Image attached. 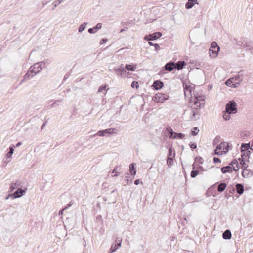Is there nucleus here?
<instances>
[{"label": "nucleus", "instance_id": "nucleus-24", "mask_svg": "<svg viewBox=\"0 0 253 253\" xmlns=\"http://www.w3.org/2000/svg\"><path fill=\"white\" fill-rule=\"evenodd\" d=\"M251 146H250V143H242L241 146V152H243L244 151H249V149H251Z\"/></svg>", "mask_w": 253, "mask_h": 253}, {"label": "nucleus", "instance_id": "nucleus-10", "mask_svg": "<svg viewBox=\"0 0 253 253\" xmlns=\"http://www.w3.org/2000/svg\"><path fill=\"white\" fill-rule=\"evenodd\" d=\"M27 189L25 190L22 189L21 188H18L17 190L14 192L13 194V199H15L17 198H19L22 196L26 192V190Z\"/></svg>", "mask_w": 253, "mask_h": 253}, {"label": "nucleus", "instance_id": "nucleus-1", "mask_svg": "<svg viewBox=\"0 0 253 253\" xmlns=\"http://www.w3.org/2000/svg\"><path fill=\"white\" fill-rule=\"evenodd\" d=\"M184 113L189 114L188 121L196 120H197L196 116H199L200 115L199 111L197 110L195 106H193V105H191L188 110H185Z\"/></svg>", "mask_w": 253, "mask_h": 253}, {"label": "nucleus", "instance_id": "nucleus-48", "mask_svg": "<svg viewBox=\"0 0 253 253\" xmlns=\"http://www.w3.org/2000/svg\"><path fill=\"white\" fill-rule=\"evenodd\" d=\"M241 82H239V81H237L236 82H234V84H233V85H232L231 87H233V88L237 87L240 84Z\"/></svg>", "mask_w": 253, "mask_h": 253}, {"label": "nucleus", "instance_id": "nucleus-39", "mask_svg": "<svg viewBox=\"0 0 253 253\" xmlns=\"http://www.w3.org/2000/svg\"><path fill=\"white\" fill-rule=\"evenodd\" d=\"M199 173V171L198 170H193L191 172V176L192 178H195Z\"/></svg>", "mask_w": 253, "mask_h": 253}, {"label": "nucleus", "instance_id": "nucleus-15", "mask_svg": "<svg viewBox=\"0 0 253 253\" xmlns=\"http://www.w3.org/2000/svg\"><path fill=\"white\" fill-rule=\"evenodd\" d=\"M175 63L172 61L167 63L165 65V69L166 70L170 72L175 69Z\"/></svg>", "mask_w": 253, "mask_h": 253}, {"label": "nucleus", "instance_id": "nucleus-45", "mask_svg": "<svg viewBox=\"0 0 253 253\" xmlns=\"http://www.w3.org/2000/svg\"><path fill=\"white\" fill-rule=\"evenodd\" d=\"M64 0H57V1H54L53 2V7L52 8V10L54 9V8L55 7H57V6L58 5H59L60 3H61L62 1H63Z\"/></svg>", "mask_w": 253, "mask_h": 253}, {"label": "nucleus", "instance_id": "nucleus-26", "mask_svg": "<svg viewBox=\"0 0 253 253\" xmlns=\"http://www.w3.org/2000/svg\"><path fill=\"white\" fill-rule=\"evenodd\" d=\"M125 69L128 71H134L136 69V65L126 64L125 66Z\"/></svg>", "mask_w": 253, "mask_h": 253}, {"label": "nucleus", "instance_id": "nucleus-41", "mask_svg": "<svg viewBox=\"0 0 253 253\" xmlns=\"http://www.w3.org/2000/svg\"><path fill=\"white\" fill-rule=\"evenodd\" d=\"M195 161L196 162H198L199 164H203L204 163V159H203L202 157H201L200 156H197L195 158Z\"/></svg>", "mask_w": 253, "mask_h": 253}, {"label": "nucleus", "instance_id": "nucleus-4", "mask_svg": "<svg viewBox=\"0 0 253 253\" xmlns=\"http://www.w3.org/2000/svg\"><path fill=\"white\" fill-rule=\"evenodd\" d=\"M225 110L229 113L235 114L237 112V104L234 101H231L226 104Z\"/></svg>", "mask_w": 253, "mask_h": 253}, {"label": "nucleus", "instance_id": "nucleus-63", "mask_svg": "<svg viewBox=\"0 0 253 253\" xmlns=\"http://www.w3.org/2000/svg\"><path fill=\"white\" fill-rule=\"evenodd\" d=\"M140 183V180L139 179H136L135 181H134V184L136 185H138L139 183Z\"/></svg>", "mask_w": 253, "mask_h": 253}, {"label": "nucleus", "instance_id": "nucleus-42", "mask_svg": "<svg viewBox=\"0 0 253 253\" xmlns=\"http://www.w3.org/2000/svg\"><path fill=\"white\" fill-rule=\"evenodd\" d=\"M184 93L186 95V92L187 91H189L191 94V95L192 96V88L190 87L189 86H188V85H185L184 87Z\"/></svg>", "mask_w": 253, "mask_h": 253}, {"label": "nucleus", "instance_id": "nucleus-18", "mask_svg": "<svg viewBox=\"0 0 253 253\" xmlns=\"http://www.w3.org/2000/svg\"><path fill=\"white\" fill-rule=\"evenodd\" d=\"M186 65V63L184 61H179L175 63V68L178 70H181Z\"/></svg>", "mask_w": 253, "mask_h": 253}, {"label": "nucleus", "instance_id": "nucleus-21", "mask_svg": "<svg viewBox=\"0 0 253 253\" xmlns=\"http://www.w3.org/2000/svg\"><path fill=\"white\" fill-rule=\"evenodd\" d=\"M232 167L231 166H227L223 167L221 168V171L222 173L225 174L228 172H231L233 171Z\"/></svg>", "mask_w": 253, "mask_h": 253}, {"label": "nucleus", "instance_id": "nucleus-9", "mask_svg": "<svg viewBox=\"0 0 253 253\" xmlns=\"http://www.w3.org/2000/svg\"><path fill=\"white\" fill-rule=\"evenodd\" d=\"M164 86V83L160 80H156L154 82L152 87L155 90H159Z\"/></svg>", "mask_w": 253, "mask_h": 253}, {"label": "nucleus", "instance_id": "nucleus-55", "mask_svg": "<svg viewBox=\"0 0 253 253\" xmlns=\"http://www.w3.org/2000/svg\"><path fill=\"white\" fill-rule=\"evenodd\" d=\"M113 70H114V71L116 73H117V74L118 75H119V73H120V67L118 68H114V69H113Z\"/></svg>", "mask_w": 253, "mask_h": 253}, {"label": "nucleus", "instance_id": "nucleus-5", "mask_svg": "<svg viewBox=\"0 0 253 253\" xmlns=\"http://www.w3.org/2000/svg\"><path fill=\"white\" fill-rule=\"evenodd\" d=\"M168 152L167 164L169 166H171L173 164V159L175 158V151L173 150L172 147L169 148Z\"/></svg>", "mask_w": 253, "mask_h": 253}, {"label": "nucleus", "instance_id": "nucleus-52", "mask_svg": "<svg viewBox=\"0 0 253 253\" xmlns=\"http://www.w3.org/2000/svg\"><path fill=\"white\" fill-rule=\"evenodd\" d=\"M220 139V137L219 136H217L214 140L213 144L218 143Z\"/></svg>", "mask_w": 253, "mask_h": 253}, {"label": "nucleus", "instance_id": "nucleus-54", "mask_svg": "<svg viewBox=\"0 0 253 253\" xmlns=\"http://www.w3.org/2000/svg\"><path fill=\"white\" fill-rule=\"evenodd\" d=\"M167 131L169 133V135L171 134V132H173L171 128L169 126L167 128Z\"/></svg>", "mask_w": 253, "mask_h": 253}, {"label": "nucleus", "instance_id": "nucleus-61", "mask_svg": "<svg viewBox=\"0 0 253 253\" xmlns=\"http://www.w3.org/2000/svg\"><path fill=\"white\" fill-rule=\"evenodd\" d=\"M69 76H70V74H69V73H67V74L65 75V76H64V79H63V80H64V81H65L67 79H68V77H69Z\"/></svg>", "mask_w": 253, "mask_h": 253}, {"label": "nucleus", "instance_id": "nucleus-27", "mask_svg": "<svg viewBox=\"0 0 253 253\" xmlns=\"http://www.w3.org/2000/svg\"><path fill=\"white\" fill-rule=\"evenodd\" d=\"M238 160L240 161V163L241 166V169H244L248 167V166L246 164L244 158L241 157L238 159Z\"/></svg>", "mask_w": 253, "mask_h": 253}, {"label": "nucleus", "instance_id": "nucleus-25", "mask_svg": "<svg viewBox=\"0 0 253 253\" xmlns=\"http://www.w3.org/2000/svg\"><path fill=\"white\" fill-rule=\"evenodd\" d=\"M227 185L224 182H221L218 184L217 190L219 192H223L226 188Z\"/></svg>", "mask_w": 253, "mask_h": 253}, {"label": "nucleus", "instance_id": "nucleus-20", "mask_svg": "<svg viewBox=\"0 0 253 253\" xmlns=\"http://www.w3.org/2000/svg\"><path fill=\"white\" fill-rule=\"evenodd\" d=\"M236 189L237 192L240 194L241 195L243 193L244 191V185L243 184L241 183H237L236 185Z\"/></svg>", "mask_w": 253, "mask_h": 253}, {"label": "nucleus", "instance_id": "nucleus-13", "mask_svg": "<svg viewBox=\"0 0 253 253\" xmlns=\"http://www.w3.org/2000/svg\"><path fill=\"white\" fill-rule=\"evenodd\" d=\"M185 137V135L182 133H177L175 132H171V134L169 135V137L172 139H182Z\"/></svg>", "mask_w": 253, "mask_h": 253}, {"label": "nucleus", "instance_id": "nucleus-16", "mask_svg": "<svg viewBox=\"0 0 253 253\" xmlns=\"http://www.w3.org/2000/svg\"><path fill=\"white\" fill-rule=\"evenodd\" d=\"M102 27V24L100 23H97L94 27L90 28L88 30L90 34H94L96 33L98 30L101 29Z\"/></svg>", "mask_w": 253, "mask_h": 253}, {"label": "nucleus", "instance_id": "nucleus-49", "mask_svg": "<svg viewBox=\"0 0 253 253\" xmlns=\"http://www.w3.org/2000/svg\"><path fill=\"white\" fill-rule=\"evenodd\" d=\"M190 147L192 149V150L195 149L197 148V144L195 143L191 142L189 144Z\"/></svg>", "mask_w": 253, "mask_h": 253}, {"label": "nucleus", "instance_id": "nucleus-31", "mask_svg": "<svg viewBox=\"0 0 253 253\" xmlns=\"http://www.w3.org/2000/svg\"><path fill=\"white\" fill-rule=\"evenodd\" d=\"M191 102H193V106H195L197 108L198 110L201 108L202 104H204V102H198V101H196L195 100H191Z\"/></svg>", "mask_w": 253, "mask_h": 253}, {"label": "nucleus", "instance_id": "nucleus-6", "mask_svg": "<svg viewBox=\"0 0 253 253\" xmlns=\"http://www.w3.org/2000/svg\"><path fill=\"white\" fill-rule=\"evenodd\" d=\"M162 36V34L160 32H154L151 34H149L148 35H146L144 37V39L146 41H154L159 38H160Z\"/></svg>", "mask_w": 253, "mask_h": 253}, {"label": "nucleus", "instance_id": "nucleus-43", "mask_svg": "<svg viewBox=\"0 0 253 253\" xmlns=\"http://www.w3.org/2000/svg\"><path fill=\"white\" fill-rule=\"evenodd\" d=\"M131 86L133 88L137 89L139 87L138 82L136 81H133L131 83Z\"/></svg>", "mask_w": 253, "mask_h": 253}, {"label": "nucleus", "instance_id": "nucleus-29", "mask_svg": "<svg viewBox=\"0 0 253 253\" xmlns=\"http://www.w3.org/2000/svg\"><path fill=\"white\" fill-rule=\"evenodd\" d=\"M235 80V77L234 78H231L230 79H228L227 80L225 83V84L229 87H231L232 85H233V84H234Z\"/></svg>", "mask_w": 253, "mask_h": 253}, {"label": "nucleus", "instance_id": "nucleus-56", "mask_svg": "<svg viewBox=\"0 0 253 253\" xmlns=\"http://www.w3.org/2000/svg\"><path fill=\"white\" fill-rule=\"evenodd\" d=\"M9 197H11L13 199V194L12 193V194H8L5 198V199L6 200H7L9 198Z\"/></svg>", "mask_w": 253, "mask_h": 253}, {"label": "nucleus", "instance_id": "nucleus-46", "mask_svg": "<svg viewBox=\"0 0 253 253\" xmlns=\"http://www.w3.org/2000/svg\"><path fill=\"white\" fill-rule=\"evenodd\" d=\"M61 100H57L50 105V107L53 108L56 105L58 106L59 105V103H61Z\"/></svg>", "mask_w": 253, "mask_h": 253}, {"label": "nucleus", "instance_id": "nucleus-34", "mask_svg": "<svg viewBox=\"0 0 253 253\" xmlns=\"http://www.w3.org/2000/svg\"><path fill=\"white\" fill-rule=\"evenodd\" d=\"M231 113H229V112L226 110L224 111L223 112V118L226 121L229 120L230 118V114Z\"/></svg>", "mask_w": 253, "mask_h": 253}, {"label": "nucleus", "instance_id": "nucleus-14", "mask_svg": "<svg viewBox=\"0 0 253 253\" xmlns=\"http://www.w3.org/2000/svg\"><path fill=\"white\" fill-rule=\"evenodd\" d=\"M229 147V143L227 142H222L218 145L216 147V150H221V149H225L226 151H229L228 147Z\"/></svg>", "mask_w": 253, "mask_h": 253}, {"label": "nucleus", "instance_id": "nucleus-11", "mask_svg": "<svg viewBox=\"0 0 253 253\" xmlns=\"http://www.w3.org/2000/svg\"><path fill=\"white\" fill-rule=\"evenodd\" d=\"M22 186V182L17 180L14 183H12L9 188V191L12 192L16 188H19V187Z\"/></svg>", "mask_w": 253, "mask_h": 253}, {"label": "nucleus", "instance_id": "nucleus-2", "mask_svg": "<svg viewBox=\"0 0 253 253\" xmlns=\"http://www.w3.org/2000/svg\"><path fill=\"white\" fill-rule=\"evenodd\" d=\"M220 47L215 42H211V47L209 49V53L211 57L215 58L217 56Z\"/></svg>", "mask_w": 253, "mask_h": 253}, {"label": "nucleus", "instance_id": "nucleus-36", "mask_svg": "<svg viewBox=\"0 0 253 253\" xmlns=\"http://www.w3.org/2000/svg\"><path fill=\"white\" fill-rule=\"evenodd\" d=\"M241 158L248 157L249 158V157L251 154L250 151H244L243 152H241Z\"/></svg>", "mask_w": 253, "mask_h": 253}, {"label": "nucleus", "instance_id": "nucleus-23", "mask_svg": "<svg viewBox=\"0 0 253 253\" xmlns=\"http://www.w3.org/2000/svg\"><path fill=\"white\" fill-rule=\"evenodd\" d=\"M129 172L131 175H135L136 173L135 164L133 163L129 165Z\"/></svg>", "mask_w": 253, "mask_h": 253}, {"label": "nucleus", "instance_id": "nucleus-64", "mask_svg": "<svg viewBox=\"0 0 253 253\" xmlns=\"http://www.w3.org/2000/svg\"><path fill=\"white\" fill-rule=\"evenodd\" d=\"M198 169L202 171H204V168L202 166H199Z\"/></svg>", "mask_w": 253, "mask_h": 253}, {"label": "nucleus", "instance_id": "nucleus-35", "mask_svg": "<svg viewBox=\"0 0 253 253\" xmlns=\"http://www.w3.org/2000/svg\"><path fill=\"white\" fill-rule=\"evenodd\" d=\"M250 170L249 169H247V168L243 169V171H242V176L243 177L246 178L249 176L250 174Z\"/></svg>", "mask_w": 253, "mask_h": 253}, {"label": "nucleus", "instance_id": "nucleus-32", "mask_svg": "<svg viewBox=\"0 0 253 253\" xmlns=\"http://www.w3.org/2000/svg\"><path fill=\"white\" fill-rule=\"evenodd\" d=\"M123 64L120 67V70L119 76L121 77H126V76L127 72L126 71V69L124 68H122Z\"/></svg>", "mask_w": 253, "mask_h": 253}, {"label": "nucleus", "instance_id": "nucleus-12", "mask_svg": "<svg viewBox=\"0 0 253 253\" xmlns=\"http://www.w3.org/2000/svg\"><path fill=\"white\" fill-rule=\"evenodd\" d=\"M246 74L245 70H240L238 74L235 76V81L242 82L244 80V76Z\"/></svg>", "mask_w": 253, "mask_h": 253}, {"label": "nucleus", "instance_id": "nucleus-58", "mask_svg": "<svg viewBox=\"0 0 253 253\" xmlns=\"http://www.w3.org/2000/svg\"><path fill=\"white\" fill-rule=\"evenodd\" d=\"M218 150H216V149L215 150V154L217 155H220L222 154V152L221 151H218Z\"/></svg>", "mask_w": 253, "mask_h": 253}, {"label": "nucleus", "instance_id": "nucleus-47", "mask_svg": "<svg viewBox=\"0 0 253 253\" xmlns=\"http://www.w3.org/2000/svg\"><path fill=\"white\" fill-rule=\"evenodd\" d=\"M235 188L232 185H230L228 187H227V191H229L231 193H233L235 191Z\"/></svg>", "mask_w": 253, "mask_h": 253}, {"label": "nucleus", "instance_id": "nucleus-7", "mask_svg": "<svg viewBox=\"0 0 253 253\" xmlns=\"http://www.w3.org/2000/svg\"><path fill=\"white\" fill-rule=\"evenodd\" d=\"M115 130L116 129L115 128H108L104 130H99L98 131L97 134L100 136H109L111 134L115 133Z\"/></svg>", "mask_w": 253, "mask_h": 253}, {"label": "nucleus", "instance_id": "nucleus-38", "mask_svg": "<svg viewBox=\"0 0 253 253\" xmlns=\"http://www.w3.org/2000/svg\"><path fill=\"white\" fill-rule=\"evenodd\" d=\"M87 22H84V23H83L82 24H81L79 27V29H78V31L79 32H83L85 28V26L86 25H87Z\"/></svg>", "mask_w": 253, "mask_h": 253}, {"label": "nucleus", "instance_id": "nucleus-3", "mask_svg": "<svg viewBox=\"0 0 253 253\" xmlns=\"http://www.w3.org/2000/svg\"><path fill=\"white\" fill-rule=\"evenodd\" d=\"M169 98V95L167 93H158L154 96L153 100L155 102L163 103L168 100Z\"/></svg>", "mask_w": 253, "mask_h": 253}, {"label": "nucleus", "instance_id": "nucleus-57", "mask_svg": "<svg viewBox=\"0 0 253 253\" xmlns=\"http://www.w3.org/2000/svg\"><path fill=\"white\" fill-rule=\"evenodd\" d=\"M37 63H39V64H40V67H42V68H43L45 66V63L43 61L38 62Z\"/></svg>", "mask_w": 253, "mask_h": 253}, {"label": "nucleus", "instance_id": "nucleus-30", "mask_svg": "<svg viewBox=\"0 0 253 253\" xmlns=\"http://www.w3.org/2000/svg\"><path fill=\"white\" fill-rule=\"evenodd\" d=\"M30 70L28 71L27 73L24 76L23 80L26 81L29 80L31 78L33 77L35 74H32Z\"/></svg>", "mask_w": 253, "mask_h": 253}, {"label": "nucleus", "instance_id": "nucleus-44", "mask_svg": "<svg viewBox=\"0 0 253 253\" xmlns=\"http://www.w3.org/2000/svg\"><path fill=\"white\" fill-rule=\"evenodd\" d=\"M148 43L150 45L154 46L156 50L158 51V50H160V47L158 44L153 43L151 42H149Z\"/></svg>", "mask_w": 253, "mask_h": 253}, {"label": "nucleus", "instance_id": "nucleus-28", "mask_svg": "<svg viewBox=\"0 0 253 253\" xmlns=\"http://www.w3.org/2000/svg\"><path fill=\"white\" fill-rule=\"evenodd\" d=\"M121 243L120 242H117L115 244V245H112L110 249V251L111 253L115 252L117 249H118L119 247L121 246Z\"/></svg>", "mask_w": 253, "mask_h": 253}, {"label": "nucleus", "instance_id": "nucleus-59", "mask_svg": "<svg viewBox=\"0 0 253 253\" xmlns=\"http://www.w3.org/2000/svg\"><path fill=\"white\" fill-rule=\"evenodd\" d=\"M51 0H49L48 1H43L42 2V4L43 6H44L46 4H47L49 2H50Z\"/></svg>", "mask_w": 253, "mask_h": 253}, {"label": "nucleus", "instance_id": "nucleus-17", "mask_svg": "<svg viewBox=\"0 0 253 253\" xmlns=\"http://www.w3.org/2000/svg\"><path fill=\"white\" fill-rule=\"evenodd\" d=\"M229 165L232 167V169L234 171H237L239 170L240 167L238 161L236 159L233 160Z\"/></svg>", "mask_w": 253, "mask_h": 253}, {"label": "nucleus", "instance_id": "nucleus-37", "mask_svg": "<svg viewBox=\"0 0 253 253\" xmlns=\"http://www.w3.org/2000/svg\"><path fill=\"white\" fill-rule=\"evenodd\" d=\"M194 100H196V101H198V102H204V96H195V95H194Z\"/></svg>", "mask_w": 253, "mask_h": 253}, {"label": "nucleus", "instance_id": "nucleus-22", "mask_svg": "<svg viewBox=\"0 0 253 253\" xmlns=\"http://www.w3.org/2000/svg\"><path fill=\"white\" fill-rule=\"evenodd\" d=\"M231 231L228 229L226 230L222 234V237L224 239H230L231 238Z\"/></svg>", "mask_w": 253, "mask_h": 253}, {"label": "nucleus", "instance_id": "nucleus-33", "mask_svg": "<svg viewBox=\"0 0 253 253\" xmlns=\"http://www.w3.org/2000/svg\"><path fill=\"white\" fill-rule=\"evenodd\" d=\"M14 147L15 146L14 145L10 146V147H9V150L6 155L7 158H9L11 157L14 151Z\"/></svg>", "mask_w": 253, "mask_h": 253}, {"label": "nucleus", "instance_id": "nucleus-53", "mask_svg": "<svg viewBox=\"0 0 253 253\" xmlns=\"http://www.w3.org/2000/svg\"><path fill=\"white\" fill-rule=\"evenodd\" d=\"M107 41V39L106 38H103L100 42V44H103Z\"/></svg>", "mask_w": 253, "mask_h": 253}, {"label": "nucleus", "instance_id": "nucleus-62", "mask_svg": "<svg viewBox=\"0 0 253 253\" xmlns=\"http://www.w3.org/2000/svg\"><path fill=\"white\" fill-rule=\"evenodd\" d=\"M118 168V166H116L115 167V168H114L112 173H115V172H117L116 171L117 170Z\"/></svg>", "mask_w": 253, "mask_h": 253}, {"label": "nucleus", "instance_id": "nucleus-8", "mask_svg": "<svg viewBox=\"0 0 253 253\" xmlns=\"http://www.w3.org/2000/svg\"><path fill=\"white\" fill-rule=\"evenodd\" d=\"M42 68V67H40V64H39V63H36L31 67V68H30V71L32 73L36 74L38 73H39Z\"/></svg>", "mask_w": 253, "mask_h": 253}, {"label": "nucleus", "instance_id": "nucleus-60", "mask_svg": "<svg viewBox=\"0 0 253 253\" xmlns=\"http://www.w3.org/2000/svg\"><path fill=\"white\" fill-rule=\"evenodd\" d=\"M64 210H65L64 209V208L60 210V211H59V216L62 215L63 211H64Z\"/></svg>", "mask_w": 253, "mask_h": 253}, {"label": "nucleus", "instance_id": "nucleus-51", "mask_svg": "<svg viewBox=\"0 0 253 253\" xmlns=\"http://www.w3.org/2000/svg\"><path fill=\"white\" fill-rule=\"evenodd\" d=\"M213 162L215 164H216L217 163H220L221 162V160H220V159L219 158L214 157L213 158Z\"/></svg>", "mask_w": 253, "mask_h": 253}, {"label": "nucleus", "instance_id": "nucleus-50", "mask_svg": "<svg viewBox=\"0 0 253 253\" xmlns=\"http://www.w3.org/2000/svg\"><path fill=\"white\" fill-rule=\"evenodd\" d=\"M106 87V86H103V85L100 86L99 87V88H98V91H97V92H98V93H100V92H101L102 91H103V90H105Z\"/></svg>", "mask_w": 253, "mask_h": 253}, {"label": "nucleus", "instance_id": "nucleus-19", "mask_svg": "<svg viewBox=\"0 0 253 253\" xmlns=\"http://www.w3.org/2000/svg\"><path fill=\"white\" fill-rule=\"evenodd\" d=\"M197 0H188V1L185 4V8L187 9H189L192 8L195 3H197Z\"/></svg>", "mask_w": 253, "mask_h": 253}, {"label": "nucleus", "instance_id": "nucleus-40", "mask_svg": "<svg viewBox=\"0 0 253 253\" xmlns=\"http://www.w3.org/2000/svg\"><path fill=\"white\" fill-rule=\"evenodd\" d=\"M199 130L197 127H194L193 129L191 131V134L193 136H196L198 134Z\"/></svg>", "mask_w": 253, "mask_h": 253}]
</instances>
